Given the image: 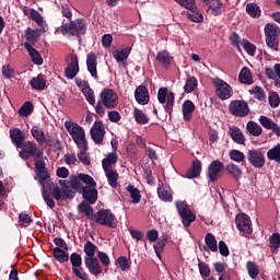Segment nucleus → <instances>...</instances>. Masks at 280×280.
<instances>
[{
    "label": "nucleus",
    "mask_w": 280,
    "mask_h": 280,
    "mask_svg": "<svg viewBox=\"0 0 280 280\" xmlns=\"http://www.w3.org/2000/svg\"><path fill=\"white\" fill-rule=\"evenodd\" d=\"M80 177L72 175L70 176V180H59V185L61 187L55 186L52 187V196L56 200H65V198H73L75 196V191L78 189H82V182H80Z\"/></svg>",
    "instance_id": "1"
},
{
    "label": "nucleus",
    "mask_w": 280,
    "mask_h": 280,
    "mask_svg": "<svg viewBox=\"0 0 280 280\" xmlns=\"http://www.w3.org/2000/svg\"><path fill=\"white\" fill-rule=\"evenodd\" d=\"M65 128L79 150H86V131L78 122L66 120Z\"/></svg>",
    "instance_id": "2"
},
{
    "label": "nucleus",
    "mask_w": 280,
    "mask_h": 280,
    "mask_svg": "<svg viewBox=\"0 0 280 280\" xmlns=\"http://www.w3.org/2000/svg\"><path fill=\"white\" fill-rule=\"evenodd\" d=\"M61 34L63 36H80V34H86V22L82 19H77L70 23L62 24Z\"/></svg>",
    "instance_id": "3"
},
{
    "label": "nucleus",
    "mask_w": 280,
    "mask_h": 280,
    "mask_svg": "<svg viewBox=\"0 0 280 280\" xmlns=\"http://www.w3.org/2000/svg\"><path fill=\"white\" fill-rule=\"evenodd\" d=\"M21 159L27 161V159H43V152L38 151V147L33 141L22 142L19 147Z\"/></svg>",
    "instance_id": "4"
},
{
    "label": "nucleus",
    "mask_w": 280,
    "mask_h": 280,
    "mask_svg": "<svg viewBox=\"0 0 280 280\" xmlns=\"http://www.w3.org/2000/svg\"><path fill=\"white\" fill-rule=\"evenodd\" d=\"M176 209L184 226H190L191 222H196V213L191 211V208H189V205H187V202L177 201Z\"/></svg>",
    "instance_id": "5"
},
{
    "label": "nucleus",
    "mask_w": 280,
    "mask_h": 280,
    "mask_svg": "<svg viewBox=\"0 0 280 280\" xmlns=\"http://www.w3.org/2000/svg\"><path fill=\"white\" fill-rule=\"evenodd\" d=\"M213 86L219 100H231L233 97V88L222 79H214Z\"/></svg>",
    "instance_id": "6"
},
{
    "label": "nucleus",
    "mask_w": 280,
    "mask_h": 280,
    "mask_svg": "<svg viewBox=\"0 0 280 280\" xmlns=\"http://www.w3.org/2000/svg\"><path fill=\"white\" fill-rule=\"evenodd\" d=\"M95 222L102 226H109V229H117V218L110 210H100L95 213Z\"/></svg>",
    "instance_id": "7"
},
{
    "label": "nucleus",
    "mask_w": 280,
    "mask_h": 280,
    "mask_svg": "<svg viewBox=\"0 0 280 280\" xmlns=\"http://www.w3.org/2000/svg\"><path fill=\"white\" fill-rule=\"evenodd\" d=\"M101 102L105 108H117L119 96L114 90L105 89L101 92Z\"/></svg>",
    "instance_id": "8"
},
{
    "label": "nucleus",
    "mask_w": 280,
    "mask_h": 280,
    "mask_svg": "<svg viewBox=\"0 0 280 280\" xmlns=\"http://www.w3.org/2000/svg\"><path fill=\"white\" fill-rule=\"evenodd\" d=\"M158 100L160 104H165L164 108L166 113H172L174 107V93L170 92L167 88H161L158 92Z\"/></svg>",
    "instance_id": "9"
},
{
    "label": "nucleus",
    "mask_w": 280,
    "mask_h": 280,
    "mask_svg": "<svg viewBox=\"0 0 280 280\" xmlns=\"http://www.w3.org/2000/svg\"><path fill=\"white\" fill-rule=\"evenodd\" d=\"M247 161L253 167H256V170H261V167L266 165V156L257 149L247 151Z\"/></svg>",
    "instance_id": "10"
},
{
    "label": "nucleus",
    "mask_w": 280,
    "mask_h": 280,
    "mask_svg": "<svg viewBox=\"0 0 280 280\" xmlns=\"http://www.w3.org/2000/svg\"><path fill=\"white\" fill-rule=\"evenodd\" d=\"M230 113H232L234 117H246L248 113H250V108L246 101H232L230 103Z\"/></svg>",
    "instance_id": "11"
},
{
    "label": "nucleus",
    "mask_w": 280,
    "mask_h": 280,
    "mask_svg": "<svg viewBox=\"0 0 280 280\" xmlns=\"http://www.w3.org/2000/svg\"><path fill=\"white\" fill-rule=\"evenodd\" d=\"M67 68H66V78L69 80H73L75 75L80 72V63L78 61V56L77 55H69L67 58Z\"/></svg>",
    "instance_id": "12"
},
{
    "label": "nucleus",
    "mask_w": 280,
    "mask_h": 280,
    "mask_svg": "<svg viewBox=\"0 0 280 280\" xmlns=\"http://www.w3.org/2000/svg\"><path fill=\"white\" fill-rule=\"evenodd\" d=\"M236 228L241 233H245L246 235H250L253 233V226L250 223V218L247 214H238L235 219Z\"/></svg>",
    "instance_id": "13"
},
{
    "label": "nucleus",
    "mask_w": 280,
    "mask_h": 280,
    "mask_svg": "<svg viewBox=\"0 0 280 280\" xmlns=\"http://www.w3.org/2000/svg\"><path fill=\"white\" fill-rule=\"evenodd\" d=\"M90 135L94 143L96 144L102 143V141H104V135H106V129L104 128V124H102V121H95L90 130Z\"/></svg>",
    "instance_id": "14"
},
{
    "label": "nucleus",
    "mask_w": 280,
    "mask_h": 280,
    "mask_svg": "<svg viewBox=\"0 0 280 280\" xmlns=\"http://www.w3.org/2000/svg\"><path fill=\"white\" fill-rule=\"evenodd\" d=\"M86 67L90 75L97 80V55L95 52H89L86 56Z\"/></svg>",
    "instance_id": "15"
},
{
    "label": "nucleus",
    "mask_w": 280,
    "mask_h": 280,
    "mask_svg": "<svg viewBox=\"0 0 280 280\" xmlns=\"http://www.w3.org/2000/svg\"><path fill=\"white\" fill-rule=\"evenodd\" d=\"M85 266L91 275L95 277L102 275V266H100V260L96 257H85Z\"/></svg>",
    "instance_id": "16"
},
{
    "label": "nucleus",
    "mask_w": 280,
    "mask_h": 280,
    "mask_svg": "<svg viewBox=\"0 0 280 280\" xmlns=\"http://www.w3.org/2000/svg\"><path fill=\"white\" fill-rule=\"evenodd\" d=\"M222 170H224V164L218 160L213 161L208 168L210 180H218V178H220V173L222 172Z\"/></svg>",
    "instance_id": "17"
},
{
    "label": "nucleus",
    "mask_w": 280,
    "mask_h": 280,
    "mask_svg": "<svg viewBox=\"0 0 280 280\" xmlns=\"http://www.w3.org/2000/svg\"><path fill=\"white\" fill-rule=\"evenodd\" d=\"M35 167H36V176L39 178L40 185H44L45 180L49 178V174L47 173V170L45 168V162L43 160L36 159L34 160Z\"/></svg>",
    "instance_id": "18"
},
{
    "label": "nucleus",
    "mask_w": 280,
    "mask_h": 280,
    "mask_svg": "<svg viewBox=\"0 0 280 280\" xmlns=\"http://www.w3.org/2000/svg\"><path fill=\"white\" fill-rule=\"evenodd\" d=\"M229 135L234 143H237L238 145H244V143H246V137H244V132H242L241 128L236 126L229 127Z\"/></svg>",
    "instance_id": "19"
},
{
    "label": "nucleus",
    "mask_w": 280,
    "mask_h": 280,
    "mask_svg": "<svg viewBox=\"0 0 280 280\" xmlns=\"http://www.w3.org/2000/svg\"><path fill=\"white\" fill-rule=\"evenodd\" d=\"M83 198L90 202V205H95L97 202V189L95 186L82 187Z\"/></svg>",
    "instance_id": "20"
},
{
    "label": "nucleus",
    "mask_w": 280,
    "mask_h": 280,
    "mask_svg": "<svg viewBox=\"0 0 280 280\" xmlns=\"http://www.w3.org/2000/svg\"><path fill=\"white\" fill-rule=\"evenodd\" d=\"M135 97L138 104L145 105L150 102V95L148 94V89L143 85H140L136 89Z\"/></svg>",
    "instance_id": "21"
},
{
    "label": "nucleus",
    "mask_w": 280,
    "mask_h": 280,
    "mask_svg": "<svg viewBox=\"0 0 280 280\" xmlns=\"http://www.w3.org/2000/svg\"><path fill=\"white\" fill-rule=\"evenodd\" d=\"M182 110L185 121H191V117H194V110H196V105L190 100H187L183 103Z\"/></svg>",
    "instance_id": "22"
},
{
    "label": "nucleus",
    "mask_w": 280,
    "mask_h": 280,
    "mask_svg": "<svg viewBox=\"0 0 280 280\" xmlns=\"http://www.w3.org/2000/svg\"><path fill=\"white\" fill-rule=\"evenodd\" d=\"M24 47L28 51L34 65H43V57L37 50L34 49V46H32V44L25 43Z\"/></svg>",
    "instance_id": "23"
},
{
    "label": "nucleus",
    "mask_w": 280,
    "mask_h": 280,
    "mask_svg": "<svg viewBox=\"0 0 280 280\" xmlns=\"http://www.w3.org/2000/svg\"><path fill=\"white\" fill-rule=\"evenodd\" d=\"M105 176L108 180V185H110L114 189L117 188V180H119V173L113 168H104Z\"/></svg>",
    "instance_id": "24"
},
{
    "label": "nucleus",
    "mask_w": 280,
    "mask_h": 280,
    "mask_svg": "<svg viewBox=\"0 0 280 280\" xmlns=\"http://www.w3.org/2000/svg\"><path fill=\"white\" fill-rule=\"evenodd\" d=\"M206 5H209L211 13L214 16L222 14V2L220 0H202Z\"/></svg>",
    "instance_id": "25"
},
{
    "label": "nucleus",
    "mask_w": 280,
    "mask_h": 280,
    "mask_svg": "<svg viewBox=\"0 0 280 280\" xmlns=\"http://www.w3.org/2000/svg\"><path fill=\"white\" fill-rule=\"evenodd\" d=\"M9 133L13 143H15L16 148H19L23 143V140L25 139V136H23V131H21V129L19 128H13V129H10Z\"/></svg>",
    "instance_id": "26"
},
{
    "label": "nucleus",
    "mask_w": 280,
    "mask_h": 280,
    "mask_svg": "<svg viewBox=\"0 0 280 280\" xmlns=\"http://www.w3.org/2000/svg\"><path fill=\"white\" fill-rule=\"evenodd\" d=\"M130 51H132V49L130 47H127L121 50H115L113 56L117 62H122V65H126V60H128Z\"/></svg>",
    "instance_id": "27"
},
{
    "label": "nucleus",
    "mask_w": 280,
    "mask_h": 280,
    "mask_svg": "<svg viewBox=\"0 0 280 280\" xmlns=\"http://www.w3.org/2000/svg\"><path fill=\"white\" fill-rule=\"evenodd\" d=\"M202 172V163L199 160L192 162L190 170L186 173L187 178H198Z\"/></svg>",
    "instance_id": "28"
},
{
    "label": "nucleus",
    "mask_w": 280,
    "mask_h": 280,
    "mask_svg": "<svg viewBox=\"0 0 280 280\" xmlns=\"http://www.w3.org/2000/svg\"><path fill=\"white\" fill-rule=\"evenodd\" d=\"M30 84L35 91H44V89L47 86V82L45 81V77H43V74H38L36 78H33Z\"/></svg>",
    "instance_id": "29"
},
{
    "label": "nucleus",
    "mask_w": 280,
    "mask_h": 280,
    "mask_svg": "<svg viewBox=\"0 0 280 280\" xmlns=\"http://www.w3.org/2000/svg\"><path fill=\"white\" fill-rule=\"evenodd\" d=\"M27 12H30L31 19L33 21H35V23H37V25H39V27H42L43 30H45V20L43 19V15H40V13H38V11L34 10V9H24V14H27Z\"/></svg>",
    "instance_id": "30"
},
{
    "label": "nucleus",
    "mask_w": 280,
    "mask_h": 280,
    "mask_svg": "<svg viewBox=\"0 0 280 280\" xmlns=\"http://www.w3.org/2000/svg\"><path fill=\"white\" fill-rule=\"evenodd\" d=\"M31 135L33 139L37 141V143H46L47 141V138L45 137V131H43V129L36 125L32 127Z\"/></svg>",
    "instance_id": "31"
},
{
    "label": "nucleus",
    "mask_w": 280,
    "mask_h": 280,
    "mask_svg": "<svg viewBox=\"0 0 280 280\" xmlns=\"http://www.w3.org/2000/svg\"><path fill=\"white\" fill-rule=\"evenodd\" d=\"M238 80L242 82V84H253V73L250 72V69L246 67L242 68L238 74Z\"/></svg>",
    "instance_id": "32"
},
{
    "label": "nucleus",
    "mask_w": 280,
    "mask_h": 280,
    "mask_svg": "<svg viewBox=\"0 0 280 280\" xmlns=\"http://www.w3.org/2000/svg\"><path fill=\"white\" fill-rule=\"evenodd\" d=\"M198 89V79L196 77L188 75L184 85L185 93H194Z\"/></svg>",
    "instance_id": "33"
},
{
    "label": "nucleus",
    "mask_w": 280,
    "mask_h": 280,
    "mask_svg": "<svg viewBox=\"0 0 280 280\" xmlns=\"http://www.w3.org/2000/svg\"><path fill=\"white\" fill-rule=\"evenodd\" d=\"M68 249H60V248H54L52 255L59 264H65L69 260V253H67Z\"/></svg>",
    "instance_id": "34"
},
{
    "label": "nucleus",
    "mask_w": 280,
    "mask_h": 280,
    "mask_svg": "<svg viewBox=\"0 0 280 280\" xmlns=\"http://www.w3.org/2000/svg\"><path fill=\"white\" fill-rule=\"evenodd\" d=\"M156 60L160 62V65H163V67H170L172 65V56H170L167 50L159 51L156 55Z\"/></svg>",
    "instance_id": "35"
},
{
    "label": "nucleus",
    "mask_w": 280,
    "mask_h": 280,
    "mask_svg": "<svg viewBox=\"0 0 280 280\" xmlns=\"http://www.w3.org/2000/svg\"><path fill=\"white\" fill-rule=\"evenodd\" d=\"M159 198H161L164 202H172V190L170 187L161 186L158 188Z\"/></svg>",
    "instance_id": "36"
},
{
    "label": "nucleus",
    "mask_w": 280,
    "mask_h": 280,
    "mask_svg": "<svg viewBox=\"0 0 280 280\" xmlns=\"http://www.w3.org/2000/svg\"><path fill=\"white\" fill-rule=\"evenodd\" d=\"M246 130L253 137H260L261 132H264V129H261V126H259V124L255 121H248L246 126Z\"/></svg>",
    "instance_id": "37"
},
{
    "label": "nucleus",
    "mask_w": 280,
    "mask_h": 280,
    "mask_svg": "<svg viewBox=\"0 0 280 280\" xmlns=\"http://www.w3.org/2000/svg\"><path fill=\"white\" fill-rule=\"evenodd\" d=\"M246 12L252 19H259L261 16V8L257 3H247Z\"/></svg>",
    "instance_id": "38"
},
{
    "label": "nucleus",
    "mask_w": 280,
    "mask_h": 280,
    "mask_svg": "<svg viewBox=\"0 0 280 280\" xmlns=\"http://www.w3.org/2000/svg\"><path fill=\"white\" fill-rule=\"evenodd\" d=\"M226 170L235 180H240L242 178L244 172H242V168H240L236 164L230 163L226 165Z\"/></svg>",
    "instance_id": "39"
},
{
    "label": "nucleus",
    "mask_w": 280,
    "mask_h": 280,
    "mask_svg": "<svg viewBox=\"0 0 280 280\" xmlns=\"http://www.w3.org/2000/svg\"><path fill=\"white\" fill-rule=\"evenodd\" d=\"M247 272L250 279H257L259 277V266L255 261H247L246 264Z\"/></svg>",
    "instance_id": "40"
},
{
    "label": "nucleus",
    "mask_w": 280,
    "mask_h": 280,
    "mask_svg": "<svg viewBox=\"0 0 280 280\" xmlns=\"http://www.w3.org/2000/svg\"><path fill=\"white\" fill-rule=\"evenodd\" d=\"M119 158H117V153H109L106 159L103 160L102 165L103 170H112L110 165H115Z\"/></svg>",
    "instance_id": "41"
},
{
    "label": "nucleus",
    "mask_w": 280,
    "mask_h": 280,
    "mask_svg": "<svg viewBox=\"0 0 280 280\" xmlns=\"http://www.w3.org/2000/svg\"><path fill=\"white\" fill-rule=\"evenodd\" d=\"M206 245L208 246L209 250L212 253H218V241L215 236L211 233H208L205 238Z\"/></svg>",
    "instance_id": "42"
},
{
    "label": "nucleus",
    "mask_w": 280,
    "mask_h": 280,
    "mask_svg": "<svg viewBox=\"0 0 280 280\" xmlns=\"http://www.w3.org/2000/svg\"><path fill=\"white\" fill-rule=\"evenodd\" d=\"M229 156L235 163H246V155L240 150H231Z\"/></svg>",
    "instance_id": "43"
},
{
    "label": "nucleus",
    "mask_w": 280,
    "mask_h": 280,
    "mask_svg": "<svg viewBox=\"0 0 280 280\" xmlns=\"http://www.w3.org/2000/svg\"><path fill=\"white\" fill-rule=\"evenodd\" d=\"M79 211L81 213H84L88 220H95V214L93 213V207H91L89 203L83 202L79 205Z\"/></svg>",
    "instance_id": "44"
},
{
    "label": "nucleus",
    "mask_w": 280,
    "mask_h": 280,
    "mask_svg": "<svg viewBox=\"0 0 280 280\" xmlns=\"http://www.w3.org/2000/svg\"><path fill=\"white\" fill-rule=\"evenodd\" d=\"M250 95H254L256 100H259V102H264L266 100V92L261 86H254L249 90Z\"/></svg>",
    "instance_id": "45"
},
{
    "label": "nucleus",
    "mask_w": 280,
    "mask_h": 280,
    "mask_svg": "<svg viewBox=\"0 0 280 280\" xmlns=\"http://www.w3.org/2000/svg\"><path fill=\"white\" fill-rule=\"evenodd\" d=\"M127 191H129L133 205L141 202V192L139 191V189L137 187L129 185L127 187Z\"/></svg>",
    "instance_id": "46"
},
{
    "label": "nucleus",
    "mask_w": 280,
    "mask_h": 280,
    "mask_svg": "<svg viewBox=\"0 0 280 280\" xmlns=\"http://www.w3.org/2000/svg\"><path fill=\"white\" fill-rule=\"evenodd\" d=\"M267 158L269 161H276V163H280V144H277L272 149L267 152Z\"/></svg>",
    "instance_id": "47"
},
{
    "label": "nucleus",
    "mask_w": 280,
    "mask_h": 280,
    "mask_svg": "<svg viewBox=\"0 0 280 280\" xmlns=\"http://www.w3.org/2000/svg\"><path fill=\"white\" fill-rule=\"evenodd\" d=\"M187 14L190 21H192L194 23H201L202 15L200 14V12H198V7H196V4L192 9L188 10Z\"/></svg>",
    "instance_id": "48"
},
{
    "label": "nucleus",
    "mask_w": 280,
    "mask_h": 280,
    "mask_svg": "<svg viewBox=\"0 0 280 280\" xmlns=\"http://www.w3.org/2000/svg\"><path fill=\"white\" fill-rule=\"evenodd\" d=\"M279 36V28L275 24L268 23L265 26V37H278Z\"/></svg>",
    "instance_id": "49"
},
{
    "label": "nucleus",
    "mask_w": 280,
    "mask_h": 280,
    "mask_svg": "<svg viewBox=\"0 0 280 280\" xmlns=\"http://www.w3.org/2000/svg\"><path fill=\"white\" fill-rule=\"evenodd\" d=\"M133 117H135L137 124H148V121H150L148 116L145 114H143V110H141L139 108H136L133 110Z\"/></svg>",
    "instance_id": "50"
},
{
    "label": "nucleus",
    "mask_w": 280,
    "mask_h": 280,
    "mask_svg": "<svg viewBox=\"0 0 280 280\" xmlns=\"http://www.w3.org/2000/svg\"><path fill=\"white\" fill-rule=\"evenodd\" d=\"M165 244H167V236H163L158 243L153 246L156 257L161 259V254L163 253V248H165Z\"/></svg>",
    "instance_id": "51"
},
{
    "label": "nucleus",
    "mask_w": 280,
    "mask_h": 280,
    "mask_svg": "<svg viewBox=\"0 0 280 280\" xmlns=\"http://www.w3.org/2000/svg\"><path fill=\"white\" fill-rule=\"evenodd\" d=\"M34 110V105L30 102H26L19 110L21 117H30Z\"/></svg>",
    "instance_id": "52"
},
{
    "label": "nucleus",
    "mask_w": 280,
    "mask_h": 280,
    "mask_svg": "<svg viewBox=\"0 0 280 280\" xmlns=\"http://www.w3.org/2000/svg\"><path fill=\"white\" fill-rule=\"evenodd\" d=\"M25 38L30 45H34V43H36L38 40V33L32 28H27L25 31Z\"/></svg>",
    "instance_id": "53"
},
{
    "label": "nucleus",
    "mask_w": 280,
    "mask_h": 280,
    "mask_svg": "<svg viewBox=\"0 0 280 280\" xmlns=\"http://www.w3.org/2000/svg\"><path fill=\"white\" fill-rule=\"evenodd\" d=\"M78 159L83 163V165H91V160L86 156V151L89 150V144H85V149H79Z\"/></svg>",
    "instance_id": "54"
},
{
    "label": "nucleus",
    "mask_w": 280,
    "mask_h": 280,
    "mask_svg": "<svg viewBox=\"0 0 280 280\" xmlns=\"http://www.w3.org/2000/svg\"><path fill=\"white\" fill-rule=\"evenodd\" d=\"M79 180H81L85 185H89L88 187H96L97 186V183L94 182V179L91 175L81 173V174H79Z\"/></svg>",
    "instance_id": "55"
},
{
    "label": "nucleus",
    "mask_w": 280,
    "mask_h": 280,
    "mask_svg": "<svg viewBox=\"0 0 280 280\" xmlns=\"http://www.w3.org/2000/svg\"><path fill=\"white\" fill-rule=\"evenodd\" d=\"M96 250H97V246H95L92 242H88L84 245V253L86 257H95Z\"/></svg>",
    "instance_id": "56"
},
{
    "label": "nucleus",
    "mask_w": 280,
    "mask_h": 280,
    "mask_svg": "<svg viewBox=\"0 0 280 280\" xmlns=\"http://www.w3.org/2000/svg\"><path fill=\"white\" fill-rule=\"evenodd\" d=\"M72 272L79 279L89 280V276L86 275V272L84 271V268H82V266L72 267Z\"/></svg>",
    "instance_id": "57"
},
{
    "label": "nucleus",
    "mask_w": 280,
    "mask_h": 280,
    "mask_svg": "<svg viewBox=\"0 0 280 280\" xmlns=\"http://www.w3.org/2000/svg\"><path fill=\"white\" fill-rule=\"evenodd\" d=\"M242 46L243 49H245V51L248 54V56H255V51L257 50V47H255V45H253L248 40H243Z\"/></svg>",
    "instance_id": "58"
},
{
    "label": "nucleus",
    "mask_w": 280,
    "mask_h": 280,
    "mask_svg": "<svg viewBox=\"0 0 280 280\" xmlns=\"http://www.w3.org/2000/svg\"><path fill=\"white\" fill-rule=\"evenodd\" d=\"M259 124L262 126V128H266L267 130H271V128L275 126L276 122L266 116H260Z\"/></svg>",
    "instance_id": "59"
},
{
    "label": "nucleus",
    "mask_w": 280,
    "mask_h": 280,
    "mask_svg": "<svg viewBox=\"0 0 280 280\" xmlns=\"http://www.w3.org/2000/svg\"><path fill=\"white\" fill-rule=\"evenodd\" d=\"M70 261H71L72 268H77L78 266H82V256H80V254H78V253H73L70 256Z\"/></svg>",
    "instance_id": "60"
},
{
    "label": "nucleus",
    "mask_w": 280,
    "mask_h": 280,
    "mask_svg": "<svg viewBox=\"0 0 280 280\" xmlns=\"http://www.w3.org/2000/svg\"><path fill=\"white\" fill-rule=\"evenodd\" d=\"M19 222L22 226H27L30 224H32V217H30V214L22 212L19 215Z\"/></svg>",
    "instance_id": "61"
},
{
    "label": "nucleus",
    "mask_w": 280,
    "mask_h": 280,
    "mask_svg": "<svg viewBox=\"0 0 280 280\" xmlns=\"http://www.w3.org/2000/svg\"><path fill=\"white\" fill-rule=\"evenodd\" d=\"M269 104L271 108H277L280 104V97L279 94H277V92H272L269 95Z\"/></svg>",
    "instance_id": "62"
},
{
    "label": "nucleus",
    "mask_w": 280,
    "mask_h": 280,
    "mask_svg": "<svg viewBox=\"0 0 280 280\" xmlns=\"http://www.w3.org/2000/svg\"><path fill=\"white\" fill-rule=\"evenodd\" d=\"M198 267L202 277H209V275H211V269L206 262L199 261Z\"/></svg>",
    "instance_id": "63"
},
{
    "label": "nucleus",
    "mask_w": 280,
    "mask_h": 280,
    "mask_svg": "<svg viewBox=\"0 0 280 280\" xmlns=\"http://www.w3.org/2000/svg\"><path fill=\"white\" fill-rule=\"evenodd\" d=\"M271 248H279L280 246V235L279 233H275L269 238Z\"/></svg>",
    "instance_id": "64"
}]
</instances>
